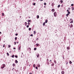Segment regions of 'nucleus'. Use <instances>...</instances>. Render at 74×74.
<instances>
[{
  "instance_id": "1a4fd4ad",
  "label": "nucleus",
  "mask_w": 74,
  "mask_h": 74,
  "mask_svg": "<svg viewBox=\"0 0 74 74\" xmlns=\"http://www.w3.org/2000/svg\"><path fill=\"white\" fill-rule=\"evenodd\" d=\"M47 22H48V20H47V19H46L45 21V23H47Z\"/></svg>"
},
{
  "instance_id": "bb28decb",
  "label": "nucleus",
  "mask_w": 74,
  "mask_h": 74,
  "mask_svg": "<svg viewBox=\"0 0 74 74\" xmlns=\"http://www.w3.org/2000/svg\"><path fill=\"white\" fill-rule=\"evenodd\" d=\"M67 49L69 50V49H70V48H69V47H67Z\"/></svg>"
},
{
  "instance_id": "5fc2aeb1",
  "label": "nucleus",
  "mask_w": 74,
  "mask_h": 74,
  "mask_svg": "<svg viewBox=\"0 0 74 74\" xmlns=\"http://www.w3.org/2000/svg\"><path fill=\"white\" fill-rule=\"evenodd\" d=\"M16 49L15 48H13V49Z\"/></svg>"
},
{
  "instance_id": "a18cd8bd",
  "label": "nucleus",
  "mask_w": 74,
  "mask_h": 74,
  "mask_svg": "<svg viewBox=\"0 0 74 74\" xmlns=\"http://www.w3.org/2000/svg\"><path fill=\"white\" fill-rule=\"evenodd\" d=\"M16 36H18V34H15Z\"/></svg>"
},
{
  "instance_id": "393cba45",
  "label": "nucleus",
  "mask_w": 74,
  "mask_h": 74,
  "mask_svg": "<svg viewBox=\"0 0 74 74\" xmlns=\"http://www.w3.org/2000/svg\"><path fill=\"white\" fill-rule=\"evenodd\" d=\"M34 34H36V32L35 31H34Z\"/></svg>"
},
{
  "instance_id": "680f3d73",
  "label": "nucleus",
  "mask_w": 74,
  "mask_h": 74,
  "mask_svg": "<svg viewBox=\"0 0 74 74\" xmlns=\"http://www.w3.org/2000/svg\"><path fill=\"white\" fill-rule=\"evenodd\" d=\"M0 34H1V32H0Z\"/></svg>"
},
{
  "instance_id": "13d9d810",
  "label": "nucleus",
  "mask_w": 74,
  "mask_h": 74,
  "mask_svg": "<svg viewBox=\"0 0 74 74\" xmlns=\"http://www.w3.org/2000/svg\"><path fill=\"white\" fill-rule=\"evenodd\" d=\"M63 59H64V57H63Z\"/></svg>"
},
{
  "instance_id": "6ab92c4d",
  "label": "nucleus",
  "mask_w": 74,
  "mask_h": 74,
  "mask_svg": "<svg viewBox=\"0 0 74 74\" xmlns=\"http://www.w3.org/2000/svg\"><path fill=\"white\" fill-rule=\"evenodd\" d=\"M51 66H54V63H53V64H51Z\"/></svg>"
},
{
  "instance_id": "f257e3e1",
  "label": "nucleus",
  "mask_w": 74,
  "mask_h": 74,
  "mask_svg": "<svg viewBox=\"0 0 74 74\" xmlns=\"http://www.w3.org/2000/svg\"><path fill=\"white\" fill-rule=\"evenodd\" d=\"M5 64H3L2 65V66L1 67V68L2 69H4V67H5Z\"/></svg>"
},
{
  "instance_id": "72a5a7b5",
  "label": "nucleus",
  "mask_w": 74,
  "mask_h": 74,
  "mask_svg": "<svg viewBox=\"0 0 74 74\" xmlns=\"http://www.w3.org/2000/svg\"><path fill=\"white\" fill-rule=\"evenodd\" d=\"M15 57H16V58H18V56H15Z\"/></svg>"
},
{
  "instance_id": "37998d69",
  "label": "nucleus",
  "mask_w": 74,
  "mask_h": 74,
  "mask_svg": "<svg viewBox=\"0 0 74 74\" xmlns=\"http://www.w3.org/2000/svg\"><path fill=\"white\" fill-rule=\"evenodd\" d=\"M48 60H49L48 59H47V61L48 62V64H49V63H48Z\"/></svg>"
},
{
  "instance_id": "09e8293b",
  "label": "nucleus",
  "mask_w": 74,
  "mask_h": 74,
  "mask_svg": "<svg viewBox=\"0 0 74 74\" xmlns=\"http://www.w3.org/2000/svg\"><path fill=\"white\" fill-rule=\"evenodd\" d=\"M5 44H4L3 46V47H5Z\"/></svg>"
},
{
  "instance_id": "774afa93",
  "label": "nucleus",
  "mask_w": 74,
  "mask_h": 74,
  "mask_svg": "<svg viewBox=\"0 0 74 74\" xmlns=\"http://www.w3.org/2000/svg\"><path fill=\"white\" fill-rule=\"evenodd\" d=\"M1 41V38H0V41Z\"/></svg>"
},
{
  "instance_id": "f03ea898",
  "label": "nucleus",
  "mask_w": 74,
  "mask_h": 74,
  "mask_svg": "<svg viewBox=\"0 0 74 74\" xmlns=\"http://www.w3.org/2000/svg\"><path fill=\"white\" fill-rule=\"evenodd\" d=\"M56 15H57V13L56 12H55L54 13V16L55 17H56Z\"/></svg>"
},
{
  "instance_id": "de8ad7c7",
  "label": "nucleus",
  "mask_w": 74,
  "mask_h": 74,
  "mask_svg": "<svg viewBox=\"0 0 74 74\" xmlns=\"http://www.w3.org/2000/svg\"><path fill=\"white\" fill-rule=\"evenodd\" d=\"M14 43H14V45H16V42H14Z\"/></svg>"
},
{
  "instance_id": "8fccbe9b",
  "label": "nucleus",
  "mask_w": 74,
  "mask_h": 74,
  "mask_svg": "<svg viewBox=\"0 0 74 74\" xmlns=\"http://www.w3.org/2000/svg\"><path fill=\"white\" fill-rule=\"evenodd\" d=\"M68 9H69V10H70V9H70V8H68Z\"/></svg>"
},
{
  "instance_id": "4d7b16f0",
  "label": "nucleus",
  "mask_w": 74,
  "mask_h": 74,
  "mask_svg": "<svg viewBox=\"0 0 74 74\" xmlns=\"http://www.w3.org/2000/svg\"><path fill=\"white\" fill-rule=\"evenodd\" d=\"M70 21H72L71 18V19H70Z\"/></svg>"
},
{
  "instance_id": "58836bf2",
  "label": "nucleus",
  "mask_w": 74,
  "mask_h": 74,
  "mask_svg": "<svg viewBox=\"0 0 74 74\" xmlns=\"http://www.w3.org/2000/svg\"><path fill=\"white\" fill-rule=\"evenodd\" d=\"M33 5H36V3H34L33 4Z\"/></svg>"
},
{
  "instance_id": "a878e982",
  "label": "nucleus",
  "mask_w": 74,
  "mask_h": 74,
  "mask_svg": "<svg viewBox=\"0 0 74 74\" xmlns=\"http://www.w3.org/2000/svg\"><path fill=\"white\" fill-rule=\"evenodd\" d=\"M68 15H69V14H66V16L67 17H68Z\"/></svg>"
},
{
  "instance_id": "79ce46f5",
  "label": "nucleus",
  "mask_w": 74,
  "mask_h": 74,
  "mask_svg": "<svg viewBox=\"0 0 74 74\" xmlns=\"http://www.w3.org/2000/svg\"><path fill=\"white\" fill-rule=\"evenodd\" d=\"M35 68L36 69H37V70L38 69L37 66H36Z\"/></svg>"
},
{
  "instance_id": "f3484780",
  "label": "nucleus",
  "mask_w": 74,
  "mask_h": 74,
  "mask_svg": "<svg viewBox=\"0 0 74 74\" xmlns=\"http://www.w3.org/2000/svg\"><path fill=\"white\" fill-rule=\"evenodd\" d=\"M11 57L12 58H14V55H13V56H12Z\"/></svg>"
},
{
  "instance_id": "a19ab883",
  "label": "nucleus",
  "mask_w": 74,
  "mask_h": 74,
  "mask_svg": "<svg viewBox=\"0 0 74 74\" xmlns=\"http://www.w3.org/2000/svg\"><path fill=\"white\" fill-rule=\"evenodd\" d=\"M7 54L8 55V56H9V53H7Z\"/></svg>"
},
{
  "instance_id": "4be33fe9",
  "label": "nucleus",
  "mask_w": 74,
  "mask_h": 74,
  "mask_svg": "<svg viewBox=\"0 0 74 74\" xmlns=\"http://www.w3.org/2000/svg\"><path fill=\"white\" fill-rule=\"evenodd\" d=\"M31 29H32L31 28H29V31H30V30H31Z\"/></svg>"
},
{
  "instance_id": "e2e57ef3",
  "label": "nucleus",
  "mask_w": 74,
  "mask_h": 74,
  "mask_svg": "<svg viewBox=\"0 0 74 74\" xmlns=\"http://www.w3.org/2000/svg\"><path fill=\"white\" fill-rule=\"evenodd\" d=\"M40 1H43V0H40Z\"/></svg>"
},
{
  "instance_id": "aec40b11",
  "label": "nucleus",
  "mask_w": 74,
  "mask_h": 74,
  "mask_svg": "<svg viewBox=\"0 0 74 74\" xmlns=\"http://www.w3.org/2000/svg\"><path fill=\"white\" fill-rule=\"evenodd\" d=\"M38 18H39V16L38 15H37V19H38Z\"/></svg>"
},
{
  "instance_id": "c85d7f7f",
  "label": "nucleus",
  "mask_w": 74,
  "mask_h": 74,
  "mask_svg": "<svg viewBox=\"0 0 74 74\" xmlns=\"http://www.w3.org/2000/svg\"><path fill=\"white\" fill-rule=\"evenodd\" d=\"M60 2H61V3H63V1L62 0H61Z\"/></svg>"
},
{
  "instance_id": "4468645a",
  "label": "nucleus",
  "mask_w": 74,
  "mask_h": 74,
  "mask_svg": "<svg viewBox=\"0 0 74 74\" xmlns=\"http://www.w3.org/2000/svg\"><path fill=\"white\" fill-rule=\"evenodd\" d=\"M45 22L43 23V26H45Z\"/></svg>"
},
{
  "instance_id": "c03bdc74",
  "label": "nucleus",
  "mask_w": 74,
  "mask_h": 74,
  "mask_svg": "<svg viewBox=\"0 0 74 74\" xmlns=\"http://www.w3.org/2000/svg\"><path fill=\"white\" fill-rule=\"evenodd\" d=\"M68 62H67L66 63V64H68Z\"/></svg>"
},
{
  "instance_id": "7ed1b4c3",
  "label": "nucleus",
  "mask_w": 74,
  "mask_h": 74,
  "mask_svg": "<svg viewBox=\"0 0 74 74\" xmlns=\"http://www.w3.org/2000/svg\"><path fill=\"white\" fill-rule=\"evenodd\" d=\"M36 56H37V58H38L39 56H40V55L38 53H37L36 55Z\"/></svg>"
},
{
  "instance_id": "3c124183",
  "label": "nucleus",
  "mask_w": 74,
  "mask_h": 74,
  "mask_svg": "<svg viewBox=\"0 0 74 74\" xmlns=\"http://www.w3.org/2000/svg\"><path fill=\"white\" fill-rule=\"evenodd\" d=\"M28 25H29V24H30V23H29V22H28Z\"/></svg>"
},
{
  "instance_id": "0eeeda50",
  "label": "nucleus",
  "mask_w": 74,
  "mask_h": 74,
  "mask_svg": "<svg viewBox=\"0 0 74 74\" xmlns=\"http://www.w3.org/2000/svg\"><path fill=\"white\" fill-rule=\"evenodd\" d=\"M62 74H64V71H62L61 72Z\"/></svg>"
},
{
  "instance_id": "69168bd1",
  "label": "nucleus",
  "mask_w": 74,
  "mask_h": 74,
  "mask_svg": "<svg viewBox=\"0 0 74 74\" xmlns=\"http://www.w3.org/2000/svg\"><path fill=\"white\" fill-rule=\"evenodd\" d=\"M25 26H26V25H26V24H25Z\"/></svg>"
},
{
  "instance_id": "bf43d9fd",
  "label": "nucleus",
  "mask_w": 74,
  "mask_h": 74,
  "mask_svg": "<svg viewBox=\"0 0 74 74\" xmlns=\"http://www.w3.org/2000/svg\"><path fill=\"white\" fill-rule=\"evenodd\" d=\"M70 27V25H69L68 27Z\"/></svg>"
},
{
  "instance_id": "473e14b6",
  "label": "nucleus",
  "mask_w": 74,
  "mask_h": 74,
  "mask_svg": "<svg viewBox=\"0 0 74 74\" xmlns=\"http://www.w3.org/2000/svg\"><path fill=\"white\" fill-rule=\"evenodd\" d=\"M27 22H31V20H29L27 21Z\"/></svg>"
},
{
  "instance_id": "49530a36",
  "label": "nucleus",
  "mask_w": 74,
  "mask_h": 74,
  "mask_svg": "<svg viewBox=\"0 0 74 74\" xmlns=\"http://www.w3.org/2000/svg\"><path fill=\"white\" fill-rule=\"evenodd\" d=\"M30 49V51H31V48H29V49Z\"/></svg>"
},
{
  "instance_id": "a211bd4d",
  "label": "nucleus",
  "mask_w": 74,
  "mask_h": 74,
  "mask_svg": "<svg viewBox=\"0 0 74 74\" xmlns=\"http://www.w3.org/2000/svg\"><path fill=\"white\" fill-rule=\"evenodd\" d=\"M29 27V24H28V25H27V28H28V27Z\"/></svg>"
},
{
  "instance_id": "ddd939ff",
  "label": "nucleus",
  "mask_w": 74,
  "mask_h": 74,
  "mask_svg": "<svg viewBox=\"0 0 74 74\" xmlns=\"http://www.w3.org/2000/svg\"><path fill=\"white\" fill-rule=\"evenodd\" d=\"M60 7V5H59L58 6V8H59V7Z\"/></svg>"
},
{
  "instance_id": "ea45409f",
  "label": "nucleus",
  "mask_w": 74,
  "mask_h": 74,
  "mask_svg": "<svg viewBox=\"0 0 74 74\" xmlns=\"http://www.w3.org/2000/svg\"><path fill=\"white\" fill-rule=\"evenodd\" d=\"M33 67H35L36 66H35V64H34L33 65Z\"/></svg>"
},
{
  "instance_id": "f704fd0d",
  "label": "nucleus",
  "mask_w": 74,
  "mask_h": 74,
  "mask_svg": "<svg viewBox=\"0 0 74 74\" xmlns=\"http://www.w3.org/2000/svg\"><path fill=\"white\" fill-rule=\"evenodd\" d=\"M44 5H47V3H44Z\"/></svg>"
},
{
  "instance_id": "6e6d98bb",
  "label": "nucleus",
  "mask_w": 74,
  "mask_h": 74,
  "mask_svg": "<svg viewBox=\"0 0 74 74\" xmlns=\"http://www.w3.org/2000/svg\"><path fill=\"white\" fill-rule=\"evenodd\" d=\"M25 24H27V23L26 22H25Z\"/></svg>"
},
{
  "instance_id": "7c9ffc66",
  "label": "nucleus",
  "mask_w": 74,
  "mask_h": 74,
  "mask_svg": "<svg viewBox=\"0 0 74 74\" xmlns=\"http://www.w3.org/2000/svg\"><path fill=\"white\" fill-rule=\"evenodd\" d=\"M30 36H31L32 37H33V34H31V35H30Z\"/></svg>"
},
{
  "instance_id": "2f4dec72",
  "label": "nucleus",
  "mask_w": 74,
  "mask_h": 74,
  "mask_svg": "<svg viewBox=\"0 0 74 74\" xmlns=\"http://www.w3.org/2000/svg\"><path fill=\"white\" fill-rule=\"evenodd\" d=\"M52 6V7H53V3H52V5H51Z\"/></svg>"
},
{
  "instance_id": "052dcab7",
  "label": "nucleus",
  "mask_w": 74,
  "mask_h": 74,
  "mask_svg": "<svg viewBox=\"0 0 74 74\" xmlns=\"http://www.w3.org/2000/svg\"><path fill=\"white\" fill-rule=\"evenodd\" d=\"M63 5H61V7H63Z\"/></svg>"
},
{
  "instance_id": "20e7f679",
  "label": "nucleus",
  "mask_w": 74,
  "mask_h": 74,
  "mask_svg": "<svg viewBox=\"0 0 74 74\" xmlns=\"http://www.w3.org/2000/svg\"><path fill=\"white\" fill-rule=\"evenodd\" d=\"M69 10H67V12L68 13V14H70V12H69Z\"/></svg>"
},
{
  "instance_id": "2eb2a0df",
  "label": "nucleus",
  "mask_w": 74,
  "mask_h": 74,
  "mask_svg": "<svg viewBox=\"0 0 74 74\" xmlns=\"http://www.w3.org/2000/svg\"><path fill=\"white\" fill-rule=\"evenodd\" d=\"M36 45L37 47H38V46H39V44H37Z\"/></svg>"
},
{
  "instance_id": "e433bc0d",
  "label": "nucleus",
  "mask_w": 74,
  "mask_h": 74,
  "mask_svg": "<svg viewBox=\"0 0 74 74\" xmlns=\"http://www.w3.org/2000/svg\"><path fill=\"white\" fill-rule=\"evenodd\" d=\"M73 5H74V4H71V6L72 7H73Z\"/></svg>"
},
{
  "instance_id": "0e129e2a",
  "label": "nucleus",
  "mask_w": 74,
  "mask_h": 74,
  "mask_svg": "<svg viewBox=\"0 0 74 74\" xmlns=\"http://www.w3.org/2000/svg\"><path fill=\"white\" fill-rule=\"evenodd\" d=\"M50 62H51V61H52L51 60H50Z\"/></svg>"
},
{
  "instance_id": "c9c22d12",
  "label": "nucleus",
  "mask_w": 74,
  "mask_h": 74,
  "mask_svg": "<svg viewBox=\"0 0 74 74\" xmlns=\"http://www.w3.org/2000/svg\"><path fill=\"white\" fill-rule=\"evenodd\" d=\"M16 39H17V37H15V40H16Z\"/></svg>"
},
{
  "instance_id": "423d86ee",
  "label": "nucleus",
  "mask_w": 74,
  "mask_h": 74,
  "mask_svg": "<svg viewBox=\"0 0 74 74\" xmlns=\"http://www.w3.org/2000/svg\"><path fill=\"white\" fill-rule=\"evenodd\" d=\"M51 11H52V12H55V9H52L51 10Z\"/></svg>"
},
{
  "instance_id": "39448f33",
  "label": "nucleus",
  "mask_w": 74,
  "mask_h": 74,
  "mask_svg": "<svg viewBox=\"0 0 74 74\" xmlns=\"http://www.w3.org/2000/svg\"><path fill=\"white\" fill-rule=\"evenodd\" d=\"M73 27V25L71 24L70 26V28H71Z\"/></svg>"
},
{
  "instance_id": "9b49d317",
  "label": "nucleus",
  "mask_w": 74,
  "mask_h": 74,
  "mask_svg": "<svg viewBox=\"0 0 74 74\" xmlns=\"http://www.w3.org/2000/svg\"><path fill=\"white\" fill-rule=\"evenodd\" d=\"M37 66L38 67H40V64H38L37 65Z\"/></svg>"
},
{
  "instance_id": "412c9836",
  "label": "nucleus",
  "mask_w": 74,
  "mask_h": 74,
  "mask_svg": "<svg viewBox=\"0 0 74 74\" xmlns=\"http://www.w3.org/2000/svg\"><path fill=\"white\" fill-rule=\"evenodd\" d=\"M36 49H37V48H35L34 49V51H36Z\"/></svg>"
},
{
  "instance_id": "dca6fc26",
  "label": "nucleus",
  "mask_w": 74,
  "mask_h": 74,
  "mask_svg": "<svg viewBox=\"0 0 74 74\" xmlns=\"http://www.w3.org/2000/svg\"><path fill=\"white\" fill-rule=\"evenodd\" d=\"M71 23H73V20H71V22H70Z\"/></svg>"
},
{
  "instance_id": "5701e85b",
  "label": "nucleus",
  "mask_w": 74,
  "mask_h": 74,
  "mask_svg": "<svg viewBox=\"0 0 74 74\" xmlns=\"http://www.w3.org/2000/svg\"><path fill=\"white\" fill-rule=\"evenodd\" d=\"M21 47L20 46V47H19V48H18V50H20V49H21Z\"/></svg>"
},
{
  "instance_id": "b1692460",
  "label": "nucleus",
  "mask_w": 74,
  "mask_h": 74,
  "mask_svg": "<svg viewBox=\"0 0 74 74\" xmlns=\"http://www.w3.org/2000/svg\"><path fill=\"white\" fill-rule=\"evenodd\" d=\"M2 16H4V13H2Z\"/></svg>"
},
{
  "instance_id": "6e6552de",
  "label": "nucleus",
  "mask_w": 74,
  "mask_h": 74,
  "mask_svg": "<svg viewBox=\"0 0 74 74\" xmlns=\"http://www.w3.org/2000/svg\"><path fill=\"white\" fill-rule=\"evenodd\" d=\"M15 62L16 63H18V61H17V60H16Z\"/></svg>"
},
{
  "instance_id": "4c0bfd02",
  "label": "nucleus",
  "mask_w": 74,
  "mask_h": 74,
  "mask_svg": "<svg viewBox=\"0 0 74 74\" xmlns=\"http://www.w3.org/2000/svg\"><path fill=\"white\" fill-rule=\"evenodd\" d=\"M8 48H10V47H11V45H8Z\"/></svg>"
},
{
  "instance_id": "338daca9",
  "label": "nucleus",
  "mask_w": 74,
  "mask_h": 74,
  "mask_svg": "<svg viewBox=\"0 0 74 74\" xmlns=\"http://www.w3.org/2000/svg\"><path fill=\"white\" fill-rule=\"evenodd\" d=\"M30 74H32V73H30Z\"/></svg>"
},
{
  "instance_id": "f8f14e48",
  "label": "nucleus",
  "mask_w": 74,
  "mask_h": 74,
  "mask_svg": "<svg viewBox=\"0 0 74 74\" xmlns=\"http://www.w3.org/2000/svg\"><path fill=\"white\" fill-rule=\"evenodd\" d=\"M12 66L13 67H14V66H15V64H12Z\"/></svg>"
},
{
  "instance_id": "864d4df0",
  "label": "nucleus",
  "mask_w": 74,
  "mask_h": 74,
  "mask_svg": "<svg viewBox=\"0 0 74 74\" xmlns=\"http://www.w3.org/2000/svg\"><path fill=\"white\" fill-rule=\"evenodd\" d=\"M16 43H17V44H18V43H19V42H17Z\"/></svg>"
},
{
  "instance_id": "c756f323",
  "label": "nucleus",
  "mask_w": 74,
  "mask_h": 74,
  "mask_svg": "<svg viewBox=\"0 0 74 74\" xmlns=\"http://www.w3.org/2000/svg\"><path fill=\"white\" fill-rule=\"evenodd\" d=\"M54 62L55 63H56V60H54Z\"/></svg>"
},
{
  "instance_id": "603ef678",
  "label": "nucleus",
  "mask_w": 74,
  "mask_h": 74,
  "mask_svg": "<svg viewBox=\"0 0 74 74\" xmlns=\"http://www.w3.org/2000/svg\"><path fill=\"white\" fill-rule=\"evenodd\" d=\"M38 40V38H37L36 39V40Z\"/></svg>"
},
{
  "instance_id": "cd10ccee",
  "label": "nucleus",
  "mask_w": 74,
  "mask_h": 74,
  "mask_svg": "<svg viewBox=\"0 0 74 74\" xmlns=\"http://www.w3.org/2000/svg\"><path fill=\"white\" fill-rule=\"evenodd\" d=\"M69 63H70V64H72V62H71V61H69Z\"/></svg>"
},
{
  "instance_id": "9d476101",
  "label": "nucleus",
  "mask_w": 74,
  "mask_h": 74,
  "mask_svg": "<svg viewBox=\"0 0 74 74\" xmlns=\"http://www.w3.org/2000/svg\"><path fill=\"white\" fill-rule=\"evenodd\" d=\"M71 9H72V11H73V10H74V8L73 7H71Z\"/></svg>"
}]
</instances>
